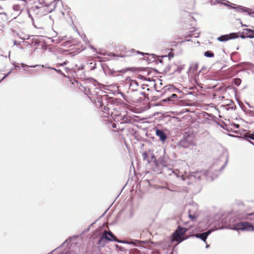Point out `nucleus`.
I'll return each mask as SVG.
<instances>
[{
	"label": "nucleus",
	"mask_w": 254,
	"mask_h": 254,
	"mask_svg": "<svg viewBox=\"0 0 254 254\" xmlns=\"http://www.w3.org/2000/svg\"><path fill=\"white\" fill-rule=\"evenodd\" d=\"M239 12H244L248 13L250 16L254 17V12H250L251 9L243 6H238L236 7H232Z\"/></svg>",
	"instance_id": "nucleus-8"
},
{
	"label": "nucleus",
	"mask_w": 254,
	"mask_h": 254,
	"mask_svg": "<svg viewBox=\"0 0 254 254\" xmlns=\"http://www.w3.org/2000/svg\"><path fill=\"white\" fill-rule=\"evenodd\" d=\"M159 62H160V63H162V61L161 60H160L159 61Z\"/></svg>",
	"instance_id": "nucleus-47"
},
{
	"label": "nucleus",
	"mask_w": 254,
	"mask_h": 254,
	"mask_svg": "<svg viewBox=\"0 0 254 254\" xmlns=\"http://www.w3.org/2000/svg\"><path fill=\"white\" fill-rule=\"evenodd\" d=\"M21 38V37H20ZM21 39L23 40V41H25V40H27L28 41H31L30 39V36H26L25 37H24V38H21Z\"/></svg>",
	"instance_id": "nucleus-28"
},
{
	"label": "nucleus",
	"mask_w": 254,
	"mask_h": 254,
	"mask_svg": "<svg viewBox=\"0 0 254 254\" xmlns=\"http://www.w3.org/2000/svg\"><path fill=\"white\" fill-rule=\"evenodd\" d=\"M217 2V3H222V4L224 5H226L227 6H231L232 8L233 6H231L230 5H229L226 3H224V2H221V0H215Z\"/></svg>",
	"instance_id": "nucleus-27"
},
{
	"label": "nucleus",
	"mask_w": 254,
	"mask_h": 254,
	"mask_svg": "<svg viewBox=\"0 0 254 254\" xmlns=\"http://www.w3.org/2000/svg\"><path fill=\"white\" fill-rule=\"evenodd\" d=\"M238 37V33H232L229 34L223 35L217 38V40L220 42H225L230 39H234Z\"/></svg>",
	"instance_id": "nucleus-5"
},
{
	"label": "nucleus",
	"mask_w": 254,
	"mask_h": 254,
	"mask_svg": "<svg viewBox=\"0 0 254 254\" xmlns=\"http://www.w3.org/2000/svg\"><path fill=\"white\" fill-rule=\"evenodd\" d=\"M181 178H182V180H183V181L185 180V179L183 175L181 176Z\"/></svg>",
	"instance_id": "nucleus-41"
},
{
	"label": "nucleus",
	"mask_w": 254,
	"mask_h": 254,
	"mask_svg": "<svg viewBox=\"0 0 254 254\" xmlns=\"http://www.w3.org/2000/svg\"><path fill=\"white\" fill-rule=\"evenodd\" d=\"M226 163H227V161L225 162V164H224V165H223L221 167V169H220L221 170H222V169L224 168V167H225V165L226 164Z\"/></svg>",
	"instance_id": "nucleus-39"
},
{
	"label": "nucleus",
	"mask_w": 254,
	"mask_h": 254,
	"mask_svg": "<svg viewBox=\"0 0 254 254\" xmlns=\"http://www.w3.org/2000/svg\"><path fill=\"white\" fill-rule=\"evenodd\" d=\"M90 48H91V49H94V47H93L92 46H90Z\"/></svg>",
	"instance_id": "nucleus-45"
},
{
	"label": "nucleus",
	"mask_w": 254,
	"mask_h": 254,
	"mask_svg": "<svg viewBox=\"0 0 254 254\" xmlns=\"http://www.w3.org/2000/svg\"><path fill=\"white\" fill-rule=\"evenodd\" d=\"M21 66L23 68L24 70H28V68L29 67H36L38 66V64L28 66L27 65L23 63H21Z\"/></svg>",
	"instance_id": "nucleus-16"
},
{
	"label": "nucleus",
	"mask_w": 254,
	"mask_h": 254,
	"mask_svg": "<svg viewBox=\"0 0 254 254\" xmlns=\"http://www.w3.org/2000/svg\"><path fill=\"white\" fill-rule=\"evenodd\" d=\"M245 137L247 140H250V139L254 140V134H247L245 135Z\"/></svg>",
	"instance_id": "nucleus-17"
},
{
	"label": "nucleus",
	"mask_w": 254,
	"mask_h": 254,
	"mask_svg": "<svg viewBox=\"0 0 254 254\" xmlns=\"http://www.w3.org/2000/svg\"><path fill=\"white\" fill-rule=\"evenodd\" d=\"M142 155L143 160L146 161L147 162V163H149V161L147 159V154L145 152H144L142 153Z\"/></svg>",
	"instance_id": "nucleus-20"
},
{
	"label": "nucleus",
	"mask_w": 254,
	"mask_h": 254,
	"mask_svg": "<svg viewBox=\"0 0 254 254\" xmlns=\"http://www.w3.org/2000/svg\"><path fill=\"white\" fill-rule=\"evenodd\" d=\"M38 66H41V65H38ZM41 66L42 67H46V68H49L50 67L46 66V65H41Z\"/></svg>",
	"instance_id": "nucleus-38"
},
{
	"label": "nucleus",
	"mask_w": 254,
	"mask_h": 254,
	"mask_svg": "<svg viewBox=\"0 0 254 254\" xmlns=\"http://www.w3.org/2000/svg\"><path fill=\"white\" fill-rule=\"evenodd\" d=\"M22 43L24 44V45L25 46H31L32 45V44L33 43V40H31V41H23Z\"/></svg>",
	"instance_id": "nucleus-19"
},
{
	"label": "nucleus",
	"mask_w": 254,
	"mask_h": 254,
	"mask_svg": "<svg viewBox=\"0 0 254 254\" xmlns=\"http://www.w3.org/2000/svg\"><path fill=\"white\" fill-rule=\"evenodd\" d=\"M244 224L243 222H241L238 223L234 224L232 225V229L239 231L242 230L243 231Z\"/></svg>",
	"instance_id": "nucleus-11"
},
{
	"label": "nucleus",
	"mask_w": 254,
	"mask_h": 254,
	"mask_svg": "<svg viewBox=\"0 0 254 254\" xmlns=\"http://www.w3.org/2000/svg\"><path fill=\"white\" fill-rule=\"evenodd\" d=\"M156 135L158 136L162 142H164L167 138V135L161 129H156Z\"/></svg>",
	"instance_id": "nucleus-9"
},
{
	"label": "nucleus",
	"mask_w": 254,
	"mask_h": 254,
	"mask_svg": "<svg viewBox=\"0 0 254 254\" xmlns=\"http://www.w3.org/2000/svg\"><path fill=\"white\" fill-rule=\"evenodd\" d=\"M151 161L155 163L156 165H158V161L156 160L155 155L153 154L151 155Z\"/></svg>",
	"instance_id": "nucleus-21"
},
{
	"label": "nucleus",
	"mask_w": 254,
	"mask_h": 254,
	"mask_svg": "<svg viewBox=\"0 0 254 254\" xmlns=\"http://www.w3.org/2000/svg\"><path fill=\"white\" fill-rule=\"evenodd\" d=\"M10 72H11V71H10L7 74H6L5 76H4L2 79L4 78L6 76H7Z\"/></svg>",
	"instance_id": "nucleus-40"
},
{
	"label": "nucleus",
	"mask_w": 254,
	"mask_h": 254,
	"mask_svg": "<svg viewBox=\"0 0 254 254\" xmlns=\"http://www.w3.org/2000/svg\"><path fill=\"white\" fill-rule=\"evenodd\" d=\"M62 1H60V0H55L51 3L52 5H54L55 7V5H57L58 3H61Z\"/></svg>",
	"instance_id": "nucleus-22"
},
{
	"label": "nucleus",
	"mask_w": 254,
	"mask_h": 254,
	"mask_svg": "<svg viewBox=\"0 0 254 254\" xmlns=\"http://www.w3.org/2000/svg\"><path fill=\"white\" fill-rule=\"evenodd\" d=\"M104 110H105V113H107V112H108V110H109V109L108 108H106L105 107H104Z\"/></svg>",
	"instance_id": "nucleus-36"
},
{
	"label": "nucleus",
	"mask_w": 254,
	"mask_h": 254,
	"mask_svg": "<svg viewBox=\"0 0 254 254\" xmlns=\"http://www.w3.org/2000/svg\"><path fill=\"white\" fill-rule=\"evenodd\" d=\"M137 54H141L142 55H143L144 54L142 52H139V51H136V52Z\"/></svg>",
	"instance_id": "nucleus-37"
},
{
	"label": "nucleus",
	"mask_w": 254,
	"mask_h": 254,
	"mask_svg": "<svg viewBox=\"0 0 254 254\" xmlns=\"http://www.w3.org/2000/svg\"><path fill=\"white\" fill-rule=\"evenodd\" d=\"M248 30H249L250 32V35L248 37L251 38H254V32L253 30L250 29H248Z\"/></svg>",
	"instance_id": "nucleus-24"
},
{
	"label": "nucleus",
	"mask_w": 254,
	"mask_h": 254,
	"mask_svg": "<svg viewBox=\"0 0 254 254\" xmlns=\"http://www.w3.org/2000/svg\"><path fill=\"white\" fill-rule=\"evenodd\" d=\"M173 172L174 173V174H175L177 177H179V175H178L179 171H175V172H174V171H173Z\"/></svg>",
	"instance_id": "nucleus-34"
},
{
	"label": "nucleus",
	"mask_w": 254,
	"mask_h": 254,
	"mask_svg": "<svg viewBox=\"0 0 254 254\" xmlns=\"http://www.w3.org/2000/svg\"><path fill=\"white\" fill-rule=\"evenodd\" d=\"M40 4H41V6H33L30 10L28 11V15L29 17L31 18L32 20H33V18L31 16V12H33L34 13H36L37 14H38V13L37 12V11L39 9H41L42 8H45L44 6H43L42 3L44 2V0H38Z\"/></svg>",
	"instance_id": "nucleus-6"
},
{
	"label": "nucleus",
	"mask_w": 254,
	"mask_h": 254,
	"mask_svg": "<svg viewBox=\"0 0 254 254\" xmlns=\"http://www.w3.org/2000/svg\"><path fill=\"white\" fill-rule=\"evenodd\" d=\"M177 98V95L175 94H172L169 97L167 98L166 99L163 100V101H174Z\"/></svg>",
	"instance_id": "nucleus-14"
},
{
	"label": "nucleus",
	"mask_w": 254,
	"mask_h": 254,
	"mask_svg": "<svg viewBox=\"0 0 254 254\" xmlns=\"http://www.w3.org/2000/svg\"><path fill=\"white\" fill-rule=\"evenodd\" d=\"M241 83V80L240 79H236L235 80V84L239 86Z\"/></svg>",
	"instance_id": "nucleus-26"
},
{
	"label": "nucleus",
	"mask_w": 254,
	"mask_h": 254,
	"mask_svg": "<svg viewBox=\"0 0 254 254\" xmlns=\"http://www.w3.org/2000/svg\"><path fill=\"white\" fill-rule=\"evenodd\" d=\"M241 37L243 39L245 38V37L244 35L241 36Z\"/></svg>",
	"instance_id": "nucleus-43"
},
{
	"label": "nucleus",
	"mask_w": 254,
	"mask_h": 254,
	"mask_svg": "<svg viewBox=\"0 0 254 254\" xmlns=\"http://www.w3.org/2000/svg\"><path fill=\"white\" fill-rule=\"evenodd\" d=\"M122 121H123V123H127L130 122V120L128 118L127 116L125 115L122 117Z\"/></svg>",
	"instance_id": "nucleus-18"
},
{
	"label": "nucleus",
	"mask_w": 254,
	"mask_h": 254,
	"mask_svg": "<svg viewBox=\"0 0 254 254\" xmlns=\"http://www.w3.org/2000/svg\"><path fill=\"white\" fill-rule=\"evenodd\" d=\"M21 3L15 4L13 5V9L16 12V14H19L26 7V0H20Z\"/></svg>",
	"instance_id": "nucleus-4"
},
{
	"label": "nucleus",
	"mask_w": 254,
	"mask_h": 254,
	"mask_svg": "<svg viewBox=\"0 0 254 254\" xmlns=\"http://www.w3.org/2000/svg\"><path fill=\"white\" fill-rule=\"evenodd\" d=\"M212 231V230H208L206 232L202 233L196 234L194 235V236L197 238L201 239L202 241L205 242L207 238V237L211 234Z\"/></svg>",
	"instance_id": "nucleus-7"
},
{
	"label": "nucleus",
	"mask_w": 254,
	"mask_h": 254,
	"mask_svg": "<svg viewBox=\"0 0 254 254\" xmlns=\"http://www.w3.org/2000/svg\"><path fill=\"white\" fill-rule=\"evenodd\" d=\"M112 126H113V127H116V125H113Z\"/></svg>",
	"instance_id": "nucleus-46"
},
{
	"label": "nucleus",
	"mask_w": 254,
	"mask_h": 254,
	"mask_svg": "<svg viewBox=\"0 0 254 254\" xmlns=\"http://www.w3.org/2000/svg\"><path fill=\"white\" fill-rule=\"evenodd\" d=\"M109 241L117 242L119 243H124L122 241L119 240L111 231H104L101 235L98 244L99 247H103Z\"/></svg>",
	"instance_id": "nucleus-2"
},
{
	"label": "nucleus",
	"mask_w": 254,
	"mask_h": 254,
	"mask_svg": "<svg viewBox=\"0 0 254 254\" xmlns=\"http://www.w3.org/2000/svg\"><path fill=\"white\" fill-rule=\"evenodd\" d=\"M13 45L15 46H20L21 45L20 42L17 43L15 40L13 41Z\"/></svg>",
	"instance_id": "nucleus-29"
},
{
	"label": "nucleus",
	"mask_w": 254,
	"mask_h": 254,
	"mask_svg": "<svg viewBox=\"0 0 254 254\" xmlns=\"http://www.w3.org/2000/svg\"><path fill=\"white\" fill-rule=\"evenodd\" d=\"M251 116H254V111L250 110L248 112Z\"/></svg>",
	"instance_id": "nucleus-30"
},
{
	"label": "nucleus",
	"mask_w": 254,
	"mask_h": 254,
	"mask_svg": "<svg viewBox=\"0 0 254 254\" xmlns=\"http://www.w3.org/2000/svg\"><path fill=\"white\" fill-rule=\"evenodd\" d=\"M131 51H133V52H134V50L132 49V50H131Z\"/></svg>",
	"instance_id": "nucleus-48"
},
{
	"label": "nucleus",
	"mask_w": 254,
	"mask_h": 254,
	"mask_svg": "<svg viewBox=\"0 0 254 254\" xmlns=\"http://www.w3.org/2000/svg\"><path fill=\"white\" fill-rule=\"evenodd\" d=\"M61 13H62V14L63 15V16H64V12H63V11H62V12H61Z\"/></svg>",
	"instance_id": "nucleus-42"
},
{
	"label": "nucleus",
	"mask_w": 254,
	"mask_h": 254,
	"mask_svg": "<svg viewBox=\"0 0 254 254\" xmlns=\"http://www.w3.org/2000/svg\"><path fill=\"white\" fill-rule=\"evenodd\" d=\"M190 143L187 140V139L186 138H183L182 139L180 142L179 145L181 147H183L184 148H188L189 147Z\"/></svg>",
	"instance_id": "nucleus-12"
},
{
	"label": "nucleus",
	"mask_w": 254,
	"mask_h": 254,
	"mask_svg": "<svg viewBox=\"0 0 254 254\" xmlns=\"http://www.w3.org/2000/svg\"><path fill=\"white\" fill-rule=\"evenodd\" d=\"M244 227L243 231H254V226L250 223L247 222H243Z\"/></svg>",
	"instance_id": "nucleus-10"
},
{
	"label": "nucleus",
	"mask_w": 254,
	"mask_h": 254,
	"mask_svg": "<svg viewBox=\"0 0 254 254\" xmlns=\"http://www.w3.org/2000/svg\"><path fill=\"white\" fill-rule=\"evenodd\" d=\"M218 175V172L214 176H212L211 173L206 171H196L191 172L188 176V179L192 181H195L201 179L202 177H205L208 181H212L216 178Z\"/></svg>",
	"instance_id": "nucleus-1"
},
{
	"label": "nucleus",
	"mask_w": 254,
	"mask_h": 254,
	"mask_svg": "<svg viewBox=\"0 0 254 254\" xmlns=\"http://www.w3.org/2000/svg\"><path fill=\"white\" fill-rule=\"evenodd\" d=\"M129 85L130 87H132L133 90H136V88L137 85V83L135 80H130Z\"/></svg>",
	"instance_id": "nucleus-13"
},
{
	"label": "nucleus",
	"mask_w": 254,
	"mask_h": 254,
	"mask_svg": "<svg viewBox=\"0 0 254 254\" xmlns=\"http://www.w3.org/2000/svg\"><path fill=\"white\" fill-rule=\"evenodd\" d=\"M184 68V65H181L180 66H178L177 69L175 70V71L180 72Z\"/></svg>",
	"instance_id": "nucleus-23"
},
{
	"label": "nucleus",
	"mask_w": 254,
	"mask_h": 254,
	"mask_svg": "<svg viewBox=\"0 0 254 254\" xmlns=\"http://www.w3.org/2000/svg\"><path fill=\"white\" fill-rule=\"evenodd\" d=\"M15 68H19L20 67L19 66H18V65H16V66H15Z\"/></svg>",
	"instance_id": "nucleus-44"
},
{
	"label": "nucleus",
	"mask_w": 254,
	"mask_h": 254,
	"mask_svg": "<svg viewBox=\"0 0 254 254\" xmlns=\"http://www.w3.org/2000/svg\"><path fill=\"white\" fill-rule=\"evenodd\" d=\"M49 68H51V69H53V70H54L56 71H57V72H59V73H61V70L60 69H56V68H54V67H49Z\"/></svg>",
	"instance_id": "nucleus-31"
},
{
	"label": "nucleus",
	"mask_w": 254,
	"mask_h": 254,
	"mask_svg": "<svg viewBox=\"0 0 254 254\" xmlns=\"http://www.w3.org/2000/svg\"><path fill=\"white\" fill-rule=\"evenodd\" d=\"M197 67H198L197 64H192L191 65L190 68L192 69L193 71H194V70H196L197 69Z\"/></svg>",
	"instance_id": "nucleus-25"
},
{
	"label": "nucleus",
	"mask_w": 254,
	"mask_h": 254,
	"mask_svg": "<svg viewBox=\"0 0 254 254\" xmlns=\"http://www.w3.org/2000/svg\"><path fill=\"white\" fill-rule=\"evenodd\" d=\"M67 61H65L63 63L60 64V66H64L66 64Z\"/></svg>",
	"instance_id": "nucleus-33"
},
{
	"label": "nucleus",
	"mask_w": 254,
	"mask_h": 254,
	"mask_svg": "<svg viewBox=\"0 0 254 254\" xmlns=\"http://www.w3.org/2000/svg\"><path fill=\"white\" fill-rule=\"evenodd\" d=\"M246 104L249 106V108L254 109V107L251 106L248 103H246Z\"/></svg>",
	"instance_id": "nucleus-35"
},
{
	"label": "nucleus",
	"mask_w": 254,
	"mask_h": 254,
	"mask_svg": "<svg viewBox=\"0 0 254 254\" xmlns=\"http://www.w3.org/2000/svg\"><path fill=\"white\" fill-rule=\"evenodd\" d=\"M204 56L208 58H212L214 57V53L211 51H207L204 54Z\"/></svg>",
	"instance_id": "nucleus-15"
},
{
	"label": "nucleus",
	"mask_w": 254,
	"mask_h": 254,
	"mask_svg": "<svg viewBox=\"0 0 254 254\" xmlns=\"http://www.w3.org/2000/svg\"><path fill=\"white\" fill-rule=\"evenodd\" d=\"M186 231L187 229L186 228H182L180 226L178 227V229L173 234L172 241H175L179 242V243L183 241L182 236L186 233Z\"/></svg>",
	"instance_id": "nucleus-3"
},
{
	"label": "nucleus",
	"mask_w": 254,
	"mask_h": 254,
	"mask_svg": "<svg viewBox=\"0 0 254 254\" xmlns=\"http://www.w3.org/2000/svg\"><path fill=\"white\" fill-rule=\"evenodd\" d=\"M189 217H190V218H191V219H194V218H195V216L192 215H191V214H190L189 215Z\"/></svg>",
	"instance_id": "nucleus-32"
},
{
	"label": "nucleus",
	"mask_w": 254,
	"mask_h": 254,
	"mask_svg": "<svg viewBox=\"0 0 254 254\" xmlns=\"http://www.w3.org/2000/svg\"><path fill=\"white\" fill-rule=\"evenodd\" d=\"M175 90H177V91L179 90H178V89H175Z\"/></svg>",
	"instance_id": "nucleus-49"
}]
</instances>
